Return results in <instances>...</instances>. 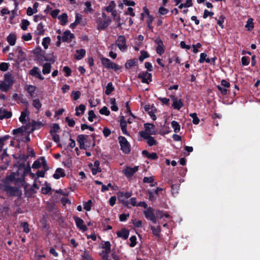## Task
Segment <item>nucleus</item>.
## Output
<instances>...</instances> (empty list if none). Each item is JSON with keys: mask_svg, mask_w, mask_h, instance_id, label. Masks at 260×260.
Segmentation results:
<instances>
[{"mask_svg": "<svg viewBox=\"0 0 260 260\" xmlns=\"http://www.w3.org/2000/svg\"><path fill=\"white\" fill-rule=\"evenodd\" d=\"M137 62V60L136 59H129L125 63V67L127 69H129L132 67L136 66Z\"/></svg>", "mask_w": 260, "mask_h": 260, "instance_id": "72a5a7b5", "label": "nucleus"}, {"mask_svg": "<svg viewBox=\"0 0 260 260\" xmlns=\"http://www.w3.org/2000/svg\"><path fill=\"white\" fill-rule=\"evenodd\" d=\"M42 160H41V157L39 158L38 160H35L33 164L32 165V168L33 169H39L42 166Z\"/></svg>", "mask_w": 260, "mask_h": 260, "instance_id": "49530a36", "label": "nucleus"}, {"mask_svg": "<svg viewBox=\"0 0 260 260\" xmlns=\"http://www.w3.org/2000/svg\"><path fill=\"white\" fill-rule=\"evenodd\" d=\"M51 66L49 63H45L43 64L42 73L43 74H48L51 72Z\"/></svg>", "mask_w": 260, "mask_h": 260, "instance_id": "c756f323", "label": "nucleus"}, {"mask_svg": "<svg viewBox=\"0 0 260 260\" xmlns=\"http://www.w3.org/2000/svg\"><path fill=\"white\" fill-rule=\"evenodd\" d=\"M146 142L150 146L155 145L157 143L156 141L151 136L146 140Z\"/></svg>", "mask_w": 260, "mask_h": 260, "instance_id": "5fc2aeb1", "label": "nucleus"}, {"mask_svg": "<svg viewBox=\"0 0 260 260\" xmlns=\"http://www.w3.org/2000/svg\"><path fill=\"white\" fill-rule=\"evenodd\" d=\"M66 121L70 127H74L75 124V121L73 119H70L69 117H67L65 119Z\"/></svg>", "mask_w": 260, "mask_h": 260, "instance_id": "680f3d73", "label": "nucleus"}, {"mask_svg": "<svg viewBox=\"0 0 260 260\" xmlns=\"http://www.w3.org/2000/svg\"><path fill=\"white\" fill-rule=\"evenodd\" d=\"M21 226L23 228V231L25 233H28L30 232L29 225L27 222H23L21 223Z\"/></svg>", "mask_w": 260, "mask_h": 260, "instance_id": "3c124183", "label": "nucleus"}, {"mask_svg": "<svg viewBox=\"0 0 260 260\" xmlns=\"http://www.w3.org/2000/svg\"><path fill=\"white\" fill-rule=\"evenodd\" d=\"M111 105V109L113 111H117L118 110V107L116 105V99L115 98H111L109 101Z\"/></svg>", "mask_w": 260, "mask_h": 260, "instance_id": "7c9ffc66", "label": "nucleus"}, {"mask_svg": "<svg viewBox=\"0 0 260 260\" xmlns=\"http://www.w3.org/2000/svg\"><path fill=\"white\" fill-rule=\"evenodd\" d=\"M144 109L148 113L149 115L153 120H156V117L155 114L157 110L154 106H150L149 105H146L144 106Z\"/></svg>", "mask_w": 260, "mask_h": 260, "instance_id": "1a4fd4ad", "label": "nucleus"}, {"mask_svg": "<svg viewBox=\"0 0 260 260\" xmlns=\"http://www.w3.org/2000/svg\"><path fill=\"white\" fill-rule=\"evenodd\" d=\"M45 29L44 28V25L42 23L38 24L37 27L36 34L39 36L43 35L44 34Z\"/></svg>", "mask_w": 260, "mask_h": 260, "instance_id": "473e14b6", "label": "nucleus"}, {"mask_svg": "<svg viewBox=\"0 0 260 260\" xmlns=\"http://www.w3.org/2000/svg\"><path fill=\"white\" fill-rule=\"evenodd\" d=\"M86 51L84 49H81L76 51V54H75V58L77 60L81 59L85 55Z\"/></svg>", "mask_w": 260, "mask_h": 260, "instance_id": "cd10ccee", "label": "nucleus"}, {"mask_svg": "<svg viewBox=\"0 0 260 260\" xmlns=\"http://www.w3.org/2000/svg\"><path fill=\"white\" fill-rule=\"evenodd\" d=\"M86 107L84 105L81 104L78 107H76L75 108V115L77 116H80L83 115L85 111Z\"/></svg>", "mask_w": 260, "mask_h": 260, "instance_id": "5701e85b", "label": "nucleus"}, {"mask_svg": "<svg viewBox=\"0 0 260 260\" xmlns=\"http://www.w3.org/2000/svg\"><path fill=\"white\" fill-rule=\"evenodd\" d=\"M129 241L131 243L129 244L130 247H134L136 246L137 244V238L135 236H133L130 237Z\"/></svg>", "mask_w": 260, "mask_h": 260, "instance_id": "bf43d9fd", "label": "nucleus"}, {"mask_svg": "<svg viewBox=\"0 0 260 260\" xmlns=\"http://www.w3.org/2000/svg\"><path fill=\"white\" fill-rule=\"evenodd\" d=\"M114 90V87L113 86L112 82H109L106 86L105 94L109 95Z\"/></svg>", "mask_w": 260, "mask_h": 260, "instance_id": "e433bc0d", "label": "nucleus"}, {"mask_svg": "<svg viewBox=\"0 0 260 260\" xmlns=\"http://www.w3.org/2000/svg\"><path fill=\"white\" fill-rule=\"evenodd\" d=\"M88 136L85 135H79L77 137V141L79 144V147L81 149L86 150L89 147V145H86L85 143L87 141V139Z\"/></svg>", "mask_w": 260, "mask_h": 260, "instance_id": "423d86ee", "label": "nucleus"}, {"mask_svg": "<svg viewBox=\"0 0 260 260\" xmlns=\"http://www.w3.org/2000/svg\"><path fill=\"white\" fill-rule=\"evenodd\" d=\"M132 195V192L130 191L126 192H120L119 193V197L121 198V199H125L130 198Z\"/></svg>", "mask_w": 260, "mask_h": 260, "instance_id": "58836bf2", "label": "nucleus"}, {"mask_svg": "<svg viewBox=\"0 0 260 260\" xmlns=\"http://www.w3.org/2000/svg\"><path fill=\"white\" fill-rule=\"evenodd\" d=\"M11 112L6 110L3 108H0V119H8L12 117Z\"/></svg>", "mask_w": 260, "mask_h": 260, "instance_id": "2eb2a0df", "label": "nucleus"}, {"mask_svg": "<svg viewBox=\"0 0 260 260\" xmlns=\"http://www.w3.org/2000/svg\"><path fill=\"white\" fill-rule=\"evenodd\" d=\"M71 95L74 100L76 101L80 98L81 92L79 91H73Z\"/></svg>", "mask_w": 260, "mask_h": 260, "instance_id": "052dcab7", "label": "nucleus"}, {"mask_svg": "<svg viewBox=\"0 0 260 260\" xmlns=\"http://www.w3.org/2000/svg\"><path fill=\"white\" fill-rule=\"evenodd\" d=\"M101 60L103 66L107 69H111L116 72L121 69V66L111 61L109 58L102 57Z\"/></svg>", "mask_w": 260, "mask_h": 260, "instance_id": "f257e3e1", "label": "nucleus"}, {"mask_svg": "<svg viewBox=\"0 0 260 260\" xmlns=\"http://www.w3.org/2000/svg\"><path fill=\"white\" fill-rule=\"evenodd\" d=\"M140 136L145 140H147L150 137V134L146 131H141L140 132Z\"/></svg>", "mask_w": 260, "mask_h": 260, "instance_id": "0e129e2a", "label": "nucleus"}, {"mask_svg": "<svg viewBox=\"0 0 260 260\" xmlns=\"http://www.w3.org/2000/svg\"><path fill=\"white\" fill-rule=\"evenodd\" d=\"M81 256L83 260H93L90 252L86 250L84 251Z\"/></svg>", "mask_w": 260, "mask_h": 260, "instance_id": "ea45409f", "label": "nucleus"}, {"mask_svg": "<svg viewBox=\"0 0 260 260\" xmlns=\"http://www.w3.org/2000/svg\"><path fill=\"white\" fill-rule=\"evenodd\" d=\"M4 82H6V84L11 87L14 83V77L12 74L7 73L4 76Z\"/></svg>", "mask_w": 260, "mask_h": 260, "instance_id": "dca6fc26", "label": "nucleus"}, {"mask_svg": "<svg viewBox=\"0 0 260 260\" xmlns=\"http://www.w3.org/2000/svg\"><path fill=\"white\" fill-rule=\"evenodd\" d=\"M36 58L40 64H43L45 61L50 60L46 56H45L44 54H42V53L37 55Z\"/></svg>", "mask_w": 260, "mask_h": 260, "instance_id": "c9c22d12", "label": "nucleus"}, {"mask_svg": "<svg viewBox=\"0 0 260 260\" xmlns=\"http://www.w3.org/2000/svg\"><path fill=\"white\" fill-rule=\"evenodd\" d=\"M157 46L156 47V51L157 54L161 55L165 52L164 45L162 41L159 38H157L155 41Z\"/></svg>", "mask_w": 260, "mask_h": 260, "instance_id": "f8f14e48", "label": "nucleus"}, {"mask_svg": "<svg viewBox=\"0 0 260 260\" xmlns=\"http://www.w3.org/2000/svg\"><path fill=\"white\" fill-rule=\"evenodd\" d=\"M138 170V167L135 166L133 168L127 167L125 169L123 170V172L127 177H132L137 171Z\"/></svg>", "mask_w": 260, "mask_h": 260, "instance_id": "ddd939ff", "label": "nucleus"}, {"mask_svg": "<svg viewBox=\"0 0 260 260\" xmlns=\"http://www.w3.org/2000/svg\"><path fill=\"white\" fill-rule=\"evenodd\" d=\"M58 19L60 21V24L62 25H65L68 21V16L65 13L59 15L58 17Z\"/></svg>", "mask_w": 260, "mask_h": 260, "instance_id": "bb28decb", "label": "nucleus"}, {"mask_svg": "<svg viewBox=\"0 0 260 260\" xmlns=\"http://www.w3.org/2000/svg\"><path fill=\"white\" fill-rule=\"evenodd\" d=\"M120 125L122 133L125 135H128V133L126 129L127 122L124 119L123 116H122L120 120Z\"/></svg>", "mask_w": 260, "mask_h": 260, "instance_id": "aec40b11", "label": "nucleus"}, {"mask_svg": "<svg viewBox=\"0 0 260 260\" xmlns=\"http://www.w3.org/2000/svg\"><path fill=\"white\" fill-rule=\"evenodd\" d=\"M115 7V4L114 1H111L109 6L105 8V10L108 12H112L114 11V8Z\"/></svg>", "mask_w": 260, "mask_h": 260, "instance_id": "a18cd8bd", "label": "nucleus"}, {"mask_svg": "<svg viewBox=\"0 0 260 260\" xmlns=\"http://www.w3.org/2000/svg\"><path fill=\"white\" fill-rule=\"evenodd\" d=\"M179 185L178 184H173L171 187V192L174 196H175L178 193Z\"/></svg>", "mask_w": 260, "mask_h": 260, "instance_id": "37998d69", "label": "nucleus"}, {"mask_svg": "<svg viewBox=\"0 0 260 260\" xmlns=\"http://www.w3.org/2000/svg\"><path fill=\"white\" fill-rule=\"evenodd\" d=\"M25 89L29 93L31 98L35 97V92L36 89V86L31 85H27L25 87Z\"/></svg>", "mask_w": 260, "mask_h": 260, "instance_id": "393cba45", "label": "nucleus"}, {"mask_svg": "<svg viewBox=\"0 0 260 260\" xmlns=\"http://www.w3.org/2000/svg\"><path fill=\"white\" fill-rule=\"evenodd\" d=\"M173 101L172 107L174 109L180 110L184 106L182 99H178L175 95L170 96Z\"/></svg>", "mask_w": 260, "mask_h": 260, "instance_id": "0eeeda50", "label": "nucleus"}, {"mask_svg": "<svg viewBox=\"0 0 260 260\" xmlns=\"http://www.w3.org/2000/svg\"><path fill=\"white\" fill-rule=\"evenodd\" d=\"M88 119L90 122H92L93 121L94 118H95L96 115H95L94 111L93 110H89L88 111Z\"/></svg>", "mask_w": 260, "mask_h": 260, "instance_id": "13d9d810", "label": "nucleus"}, {"mask_svg": "<svg viewBox=\"0 0 260 260\" xmlns=\"http://www.w3.org/2000/svg\"><path fill=\"white\" fill-rule=\"evenodd\" d=\"M116 234L118 237H120L124 240H126L128 237L129 231L125 229H122L120 231H118Z\"/></svg>", "mask_w": 260, "mask_h": 260, "instance_id": "412c9836", "label": "nucleus"}, {"mask_svg": "<svg viewBox=\"0 0 260 260\" xmlns=\"http://www.w3.org/2000/svg\"><path fill=\"white\" fill-rule=\"evenodd\" d=\"M63 71L65 73V76L69 77L71 75L72 71L71 69L68 66L64 67Z\"/></svg>", "mask_w": 260, "mask_h": 260, "instance_id": "69168bd1", "label": "nucleus"}, {"mask_svg": "<svg viewBox=\"0 0 260 260\" xmlns=\"http://www.w3.org/2000/svg\"><path fill=\"white\" fill-rule=\"evenodd\" d=\"M85 6H86V8L84 10V12L88 13L92 11V9L91 7V5L89 2H86L85 3Z\"/></svg>", "mask_w": 260, "mask_h": 260, "instance_id": "864d4df0", "label": "nucleus"}, {"mask_svg": "<svg viewBox=\"0 0 260 260\" xmlns=\"http://www.w3.org/2000/svg\"><path fill=\"white\" fill-rule=\"evenodd\" d=\"M99 112L101 114L105 115L106 116H109L110 114V111L106 106H104L102 109H101Z\"/></svg>", "mask_w": 260, "mask_h": 260, "instance_id": "603ef678", "label": "nucleus"}, {"mask_svg": "<svg viewBox=\"0 0 260 260\" xmlns=\"http://www.w3.org/2000/svg\"><path fill=\"white\" fill-rule=\"evenodd\" d=\"M29 112L27 109L24 111H22L21 113V115L19 117V121L23 124L26 123V117H28Z\"/></svg>", "mask_w": 260, "mask_h": 260, "instance_id": "c85d7f7f", "label": "nucleus"}, {"mask_svg": "<svg viewBox=\"0 0 260 260\" xmlns=\"http://www.w3.org/2000/svg\"><path fill=\"white\" fill-rule=\"evenodd\" d=\"M144 183H152L150 185L151 186L153 187L157 185V182H154V179L153 177H145L143 180Z\"/></svg>", "mask_w": 260, "mask_h": 260, "instance_id": "2f4dec72", "label": "nucleus"}, {"mask_svg": "<svg viewBox=\"0 0 260 260\" xmlns=\"http://www.w3.org/2000/svg\"><path fill=\"white\" fill-rule=\"evenodd\" d=\"M150 229L152 231L153 235L156 238H159L160 237V233L161 229L160 225L156 226L153 225L150 226Z\"/></svg>", "mask_w": 260, "mask_h": 260, "instance_id": "f3484780", "label": "nucleus"}, {"mask_svg": "<svg viewBox=\"0 0 260 260\" xmlns=\"http://www.w3.org/2000/svg\"><path fill=\"white\" fill-rule=\"evenodd\" d=\"M66 176V173L63 169L58 168L55 170V173L53 174V177L55 179H58L60 177H63Z\"/></svg>", "mask_w": 260, "mask_h": 260, "instance_id": "6ab92c4d", "label": "nucleus"}, {"mask_svg": "<svg viewBox=\"0 0 260 260\" xmlns=\"http://www.w3.org/2000/svg\"><path fill=\"white\" fill-rule=\"evenodd\" d=\"M16 51L18 52L17 61L19 62L23 61L25 59V55L21 47H17L16 48Z\"/></svg>", "mask_w": 260, "mask_h": 260, "instance_id": "a211bd4d", "label": "nucleus"}, {"mask_svg": "<svg viewBox=\"0 0 260 260\" xmlns=\"http://www.w3.org/2000/svg\"><path fill=\"white\" fill-rule=\"evenodd\" d=\"M29 22L26 19H23L21 23V28L22 30L27 29V26L29 25Z\"/></svg>", "mask_w": 260, "mask_h": 260, "instance_id": "de8ad7c7", "label": "nucleus"}, {"mask_svg": "<svg viewBox=\"0 0 260 260\" xmlns=\"http://www.w3.org/2000/svg\"><path fill=\"white\" fill-rule=\"evenodd\" d=\"M29 74L33 77H35L41 80L44 79V77L42 76L41 72L39 68L34 67L31 69L29 72Z\"/></svg>", "mask_w": 260, "mask_h": 260, "instance_id": "9d476101", "label": "nucleus"}, {"mask_svg": "<svg viewBox=\"0 0 260 260\" xmlns=\"http://www.w3.org/2000/svg\"><path fill=\"white\" fill-rule=\"evenodd\" d=\"M50 43V39L49 37H45L43 39V41L42 43V45L44 48L46 49L48 47V45Z\"/></svg>", "mask_w": 260, "mask_h": 260, "instance_id": "09e8293b", "label": "nucleus"}, {"mask_svg": "<svg viewBox=\"0 0 260 260\" xmlns=\"http://www.w3.org/2000/svg\"><path fill=\"white\" fill-rule=\"evenodd\" d=\"M116 45L119 50L124 52L127 49L126 41L124 36H119L116 40Z\"/></svg>", "mask_w": 260, "mask_h": 260, "instance_id": "39448f33", "label": "nucleus"}, {"mask_svg": "<svg viewBox=\"0 0 260 260\" xmlns=\"http://www.w3.org/2000/svg\"><path fill=\"white\" fill-rule=\"evenodd\" d=\"M171 126L174 129L175 133H177L179 132L180 130V125L179 123L176 121H173L171 122Z\"/></svg>", "mask_w": 260, "mask_h": 260, "instance_id": "4c0bfd02", "label": "nucleus"}, {"mask_svg": "<svg viewBox=\"0 0 260 260\" xmlns=\"http://www.w3.org/2000/svg\"><path fill=\"white\" fill-rule=\"evenodd\" d=\"M74 219L75 222L77 227L83 231H86L87 230V228L86 225L84 224V221L77 216H74Z\"/></svg>", "mask_w": 260, "mask_h": 260, "instance_id": "9b49d317", "label": "nucleus"}, {"mask_svg": "<svg viewBox=\"0 0 260 260\" xmlns=\"http://www.w3.org/2000/svg\"><path fill=\"white\" fill-rule=\"evenodd\" d=\"M74 38V35L72 34L70 30L65 31L62 36V41L63 42H71Z\"/></svg>", "mask_w": 260, "mask_h": 260, "instance_id": "4468645a", "label": "nucleus"}, {"mask_svg": "<svg viewBox=\"0 0 260 260\" xmlns=\"http://www.w3.org/2000/svg\"><path fill=\"white\" fill-rule=\"evenodd\" d=\"M9 68V64L8 63L2 62L0 64V70L2 71H6Z\"/></svg>", "mask_w": 260, "mask_h": 260, "instance_id": "338daca9", "label": "nucleus"}, {"mask_svg": "<svg viewBox=\"0 0 260 260\" xmlns=\"http://www.w3.org/2000/svg\"><path fill=\"white\" fill-rule=\"evenodd\" d=\"M7 41L10 46L15 45L16 41V36L14 33L10 34L7 37Z\"/></svg>", "mask_w": 260, "mask_h": 260, "instance_id": "4be33fe9", "label": "nucleus"}, {"mask_svg": "<svg viewBox=\"0 0 260 260\" xmlns=\"http://www.w3.org/2000/svg\"><path fill=\"white\" fill-rule=\"evenodd\" d=\"M59 128L60 127L58 123H54L51 127L50 134L56 133Z\"/></svg>", "mask_w": 260, "mask_h": 260, "instance_id": "6e6d98bb", "label": "nucleus"}, {"mask_svg": "<svg viewBox=\"0 0 260 260\" xmlns=\"http://www.w3.org/2000/svg\"><path fill=\"white\" fill-rule=\"evenodd\" d=\"M189 116L192 118V122L194 124H199L200 122L199 118L197 117V115L196 113H190Z\"/></svg>", "mask_w": 260, "mask_h": 260, "instance_id": "8fccbe9b", "label": "nucleus"}, {"mask_svg": "<svg viewBox=\"0 0 260 260\" xmlns=\"http://www.w3.org/2000/svg\"><path fill=\"white\" fill-rule=\"evenodd\" d=\"M111 22V19H98L96 20L97 29L98 30H104L106 29Z\"/></svg>", "mask_w": 260, "mask_h": 260, "instance_id": "6e6552de", "label": "nucleus"}, {"mask_svg": "<svg viewBox=\"0 0 260 260\" xmlns=\"http://www.w3.org/2000/svg\"><path fill=\"white\" fill-rule=\"evenodd\" d=\"M145 131L150 133L151 135L155 134V126L153 124L145 123L144 124Z\"/></svg>", "mask_w": 260, "mask_h": 260, "instance_id": "b1692460", "label": "nucleus"}, {"mask_svg": "<svg viewBox=\"0 0 260 260\" xmlns=\"http://www.w3.org/2000/svg\"><path fill=\"white\" fill-rule=\"evenodd\" d=\"M91 205L92 201L90 200L84 202L83 204L84 209L87 211H89L91 209Z\"/></svg>", "mask_w": 260, "mask_h": 260, "instance_id": "79ce46f5", "label": "nucleus"}, {"mask_svg": "<svg viewBox=\"0 0 260 260\" xmlns=\"http://www.w3.org/2000/svg\"><path fill=\"white\" fill-rule=\"evenodd\" d=\"M141 55L139 56V60L140 61H143V60L145 58H147L149 57V54L147 52L145 51H141Z\"/></svg>", "mask_w": 260, "mask_h": 260, "instance_id": "4d7b16f0", "label": "nucleus"}, {"mask_svg": "<svg viewBox=\"0 0 260 260\" xmlns=\"http://www.w3.org/2000/svg\"><path fill=\"white\" fill-rule=\"evenodd\" d=\"M143 214L145 218L150 220L153 223H156L157 220L156 219L155 212L153 209L149 207L146 210L143 211Z\"/></svg>", "mask_w": 260, "mask_h": 260, "instance_id": "7ed1b4c3", "label": "nucleus"}, {"mask_svg": "<svg viewBox=\"0 0 260 260\" xmlns=\"http://www.w3.org/2000/svg\"><path fill=\"white\" fill-rule=\"evenodd\" d=\"M155 214H156V219L158 218V219H160L163 218L164 217H166V218L170 217V215L168 213V212H164L162 211H160L159 210H155Z\"/></svg>", "mask_w": 260, "mask_h": 260, "instance_id": "a878e982", "label": "nucleus"}, {"mask_svg": "<svg viewBox=\"0 0 260 260\" xmlns=\"http://www.w3.org/2000/svg\"><path fill=\"white\" fill-rule=\"evenodd\" d=\"M32 105L38 111L40 110L42 107V104L38 99L33 100Z\"/></svg>", "mask_w": 260, "mask_h": 260, "instance_id": "a19ab883", "label": "nucleus"}, {"mask_svg": "<svg viewBox=\"0 0 260 260\" xmlns=\"http://www.w3.org/2000/svg\"><path fill=\"white\" fill-rule=\"evenodd\" d=\"M118 140L121 147V150L125 154H128L131 151V146L126 139L124 137L119 136Z\"/></svg>", "mask_w": 260, "mask_h": 260, "instance_id": "f03ea898", "label": "nucleus"}, {"mask_svg": "<svg viewBox=\"0 0 260 260\" xmlns=\"http://www.w3.org/2000/svg\"><path fill=\"white\" fill-rule=\"evenodd\" d=\"M51 190V188L50 186H46L45 187H42L41 188V191H42V192L43 193V194H47Z\"/></svg>", "mask_w": 260, "mask_h": 260, "instance_id": "774afa93", "label": "nucleus"}, {"mask_svg": "<svg viewBox=\"0 0 260 260\" xmlns=\"http://www.w3.org/2000/svg\"><path fill=\"white\" fill-rule=\"evenodd\" d=\"M11 87L6 84V82L3 81L0 83V90L3 92L7 91Z\"/></svg>", "mask_w": 260, "mask_h": 260, "instance_id": "c03bdc74", "label": "nucleus"}, {"mask_svg": "<svg viewBox=\"0 0 260 260\" xmlns=\"http://www.w3.org/2000/svg\"><path fill=\"white\" fill-rule=\"evenodd\" d=\"M139 79H141L143 83L149 84L152 81V74L147 71H143L139 73L138 76Z\"/></svg>", "mask_w": 260, "mask_h": 260, "instance_id": "20e7f679", "label": "nucleus"}, {"mask_svg": "<svg viewBox=\"0 0 260 260\" xmlns=\"http://www.w3.org/2000/svg\"><path fill=\"white\" fill-rule=\"evenodd\" d=\"M111 244L109 241H106L102 245V248L105 250L107 253H110L111 252Z\"/></svg>", "mask_w": 260, "mask_h": 260, "instance_id": "f704fd0d", "label": "nucleus"}, {"mask_svg": "<svg viewBox=\"0 0 260 260\" xmlns=\"http://www.w3.org/2000/svg\"><path fill=\"white\" fill-rule=\"evenodd\" d=\"M132 221L133 224L136 228H139L142 226V223L141 220H138L135 219H133L132 220Z\"/></svg>", "mask_w": 260, "mask_h": 260, "instance_id": "e2e57ef3", "label": "nucleus"}]
</instances>
